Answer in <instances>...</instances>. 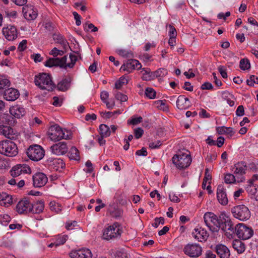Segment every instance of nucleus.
<instances>
[{
	"label": "nucleus",
	"instance_id": "1",
	"mask_svg": "<svg viewBox=\"0 0 258 258\" xmlns=\"http://www.w3.org/2000/svg\"><path fill=\"white\" fill-rule=\"evenodd\" d=\"M219 224L218 230L221 229L225 235L229 239L233 237L235 234V227L230 218L224 214H221L219 216Z\"/></svg>",
	"mask_w": 258,
	"mask_h": 258
},
{
	"label": "nucleus",
	"instance_id": "2",
	"mask_svg": "<svg viewBox=\"0 0 258 258\" xmlns=\"http://www.w3.org/2000/svg\"><path fill=\"white\" fill-rule=\"evenodd\" d=\"M35 83L42 90L52 91L56 87L51 80V76L46 73H42L36 76Z\"/></svg>",
	"mask_w": 258,
	"mask_h": 258
},
{
	"label": "nucleus",
	"instance_id": "3",
	"mask_svg": "<svg viewBox=\"0 0 258 258\" xmlns=\"http://www.w3.org/2000/svg\"><path fill=\"white\" fill-rule=\"evenodd\" d=\"M18 153L17 145L13 141L5 140L0 142V154L9 157L15 156Z\"/></svg>",
	"mask_w": 258,
	"mask_h": 258
},
{
	"label": "nucleus",
	"instance_id": "4",
	"mask_svg": "<svg viewBox=\"0 0 258 258\" xmlns=\"http://www.w3.org/2000/svg\"><path fill=\"white\" fill-rule=\"evenodd\" d=\"M122 232L121 226L118 223H114L104 230L103 238L109 240L120 237Z\"/></svg>",
	"mask_w": 258,
	"mask_h": 258
},
{
	"label": "nucleus",
	"instance_id": "5",
	"mask_svg": "<svg viewBox=\"0 0 258 258\" xmlns=\"http://www.w3.org/2000/svg\"><path fill=\"white\" fill-rule=\"evenodd\" d=\"M191 158L189 154L179 153L172 158V162L179 169L187 168L191 164Z\"/></svg>",
	"mask_w": 258,
	"mask_h": 258
},
{
	"label": "nucleus",
	"instance_id": "6",
	"mask_svg": "<svg viewBox=\"0 0 258 258\" xmlns=\"http://www.w3.org/2000/svg\"><path fill=\"white\" fill-rule=\"evenodd\" d=\"M26 154L31 160L38 161L44 156L45 151L41 146L33 144L30 145L27 149Z\"/></svg>",
	"mask_w": 258,
	"mask_h": 258
},
{
	"label": "nucleus",
	"instance_id": "7",
	"mask_svg": "<svg viewBox=\"0 0 258 258\" xmlns=\"http://www.w3.org/2000/svg\"><path fill=\"white\" fill-rule=\"evenodd\" d=\"M48 136L52 141H57L61 139H70V135L68 134L66 135L64 132L57 124L51 125L48 132Z\"/></svg>",
	"mask_w": 258,
	"mask_h": 258
},
{
	"label": "nucleus",
	"instance_id": "8",
	"mask_svg": "<svg viewBox=\"0 0 258 258\" xmlns=\"http://www.w3.org/2000/svg\"><path fill=\"white\" fill-rule=\"evenodd\" d=\"M233 216L240 221H246L250 217V212L247 207L240 205L234 207L231 209Z\"/></svg>",
	"mask_w": 258,
	"mask_h": 258
},
{
	"label": "nucleus",
	"instance_id": "9",
	"mask_svg": "<svg viewBox=\"0 0 258 258\" xmlns=\"http://www.w3.org/2000/svg\"><path fill=\"white\" fill-rule=\"evenodd\" d=\"M204 220L206 226L211 231H218L220 220L215 214L212 212H207L204 214Z\"/></svg>",
	"mask_w": 258,
	"mask_h": 258
},
{
	"label": "nucleus",
	"instance_id": "10",
	"mask_svg": "<svg viewBox=\"0 0 258 258\" xmlns=\"http://www.w3.org/2000/svg\"><path fill=\"white\" fill-rule=\"evenodd\" d=\"M235 233L238 237L243 240L250 238L253 234V230L251 227L243 223L237 224L235 227Z\"/></svg>",
	"mask_w": 258,
	"mask_h": 258
},
{
	"label": "nucleus",
	"instance_id": "11",
	"mask_svg": "<svg viewBox=\"0 0 258 258\" xmlns=\"http://www.w3.org/2000/svg\"><path fill=\"white\" fill-rule=\"evenodd\" d=\"M183 252L191 257H197L201 255L202 248L198 244L188 243L185 245Z\"/></svg>",
	"mask_w": 258,
	"mask_h": 258
},
{
	"label": "nucleus",
	"instance_id": "12",
	"mask_svg": "<svg viewBox=\"0 0 258 258\" xmlns=\"http://www.w3.org/2000/svg\"><path fill=\"white\" fill-rule=\"evenodd\" d=\"M16 209L20 214L31 213L33 210V204L26 198L20 201L17 205Z\"/></svg>",
	"mask_w": 258,
	"mask_h": 258
},
{
	"label": "nucleus",
	"instance_id": "13",
	"mask_svg": "<svg viewBox=\"0 0 258 258\" xmlns=\"http://www.w3.org/2000/svg\"><path fill=\"white\" fill-rule=\"evenodd\" d=\"M13 177H16L23 174H30L31 169L29 166L26 164H17L12 167L10 171Z\"/></svg>",
	"mask_w": 258,
	"mask_h": 258
},
{
	"label": "nucleus",
	"instance_id": "14",
	"mask_svg": "<svg viewBox=\"0 0 258 258\" xmlns=\"http://www.w3.org/2000/svg\"><path fill=\"white\" fill-rule=\"evenodd\" d=\"M67 56L65 55L59 58L58 57H50L44 63V65L49 68L53 67H59L60 68H66L65 64L67 62Z\"/></svg>",
	"mask_w": 258,
	"mask_h": 258
},
{
	"label": "nucleus",
	"instance_id": "15",
	"mask_svg": "<svg viewBox=\"0 0 258 258\" xmlns=\"http://www.w3.org/2000/svg\"><path fill=\"white\" fill-rule=\"evenodd\" d=\"M141 67L142 65L141 63L138 60L128 59L121 66L120 70L126 71L128 74L131 73L133 70H139Z\"/></svg>",
	"mask_w": 258,
	"mask_h": 258
},
{
	"label": "nucleus",
	"instance_id": "16",
	"mask_svg": "<svg viewBox=\"0 0 258 258\" xmlns=\"http://www.w3.org/2000/svg\"><path fill=\"white\" fill-rule=\"evenodd\" d=\"M1 95H3L4 98L7 101H14L20 97V94L18 89L10 88L5 89Z\"/></svg>",
	"mask_w": 258,
	"mask_h": 258
},
{
	"label": "nucleus",
	"instance_id": "17",
	"mask_svg": "<svg viewBox=\"0 0 258 258\" xmlns=\"http://www.w3.org/2000/svg\"><path fill=\"white\" fill-rule=\"evenodd\" d=\"M0 134L10 140H16L18 138V133L10 126L0 125Z\"/></svg>",
	"mask_w": 258,
	"mask_h": 258
},
{
	"label": "nucleus",
	"instance_id": "18",
	"mask_svg": "<svg viewBox=\"0 0 258 258\" xmlns=\"http://www.w3.org/2000/svg\"><path fill=\"white\" fill-rule=\"evenodd\" d=\"M23 13L26 19L34 20L38 16L37 10L31 5H26L23 8Z\"/></svg>",
	"mask_w": 258,
	"mask_h": 258
},
{
	"label": "nucleus",
	"instance_id": "19",
	"mask_svg": "<svg viewBox=\"0 0 258 258\" xmlns=\"http://www.w3.org/2000/svg\"><path fill=\"white\" fill-rule=\"evenodd\" d=\"M71 258H92V254L88 248L72 250L69 254Z\"/></svg>",
	"mask_w": 258,
	"mask_h": 258
},
{
	"label": "nucleus",
	"instance_id": "20",
	"mask_svg": "<svg viewBox=\"0 0 258 258\" xmlns=\"http://www.w3.org/2000/svg\"><path fill=\"white\" fill-rule=\"evenodd\" d=\"M33 185L35 187L44 186L48 181L46 175L42 172H38L33 176Z\"/></svg>",
	"mask_w": 258,
	"mask_h": 258
},
{
	"label": "nucleus",
	"instance_id": "21",
	"mask_svg": "<svg viewBox=\"0 0 258 258\" xmlns=\"http://www.w3.org/2000/svg\"><path fill=\"white\" fill-rule=\"evenodd\" d=\"M50 150L53 154L60 155L66 154L68 151V147L66 142H61L51 146Z\"/></svg>",
	"mask_w": 258,
	"mask_h": 258
},
{
	"label": "nucleus",
	"instance_id": "22",
	"mask_svg": "<svg viewBox=\"0 0 258 258\" xmlns=\"http://www.w3.org/2000/svg\"><path fill=\"white\" fill-rule=\"evenodd\" d=\"M2 32L5 38L9 41H13L17 37V30L15 26L9 25L3 29Z\"/></svg>",
	"mask_w": 258,
	"mask_h": 258
},
{
	"label": "nucleus",
	"instance_id": "23",
	"mask_svg": "<svg viewBox=\"0 0 258 258\" xmlns=\"http://www.w3.org/2000/svg\"><path fill=\"white\" fill-rule=\"evenodd\" d=\"M192 235L196 239L200 242L206 241L209 237L207 231L202 227L195 228Z\"/></svg>",
	"mask_w": 258,
	"mask_h": 258
},
{
	"label": "nucleus",
	"instance_id": "24",
	"mask_svg": "<svg viewBox=\"0 0 258 258\" xmlns=\"http://www.w3.org/2000/svg\"><path fill=\"white\" fill-rule=\"evenodd\" d=\"M217 198L218 202L222 205H226L228 200L226 193V189L223 185H219L217 189Z\"/></svg>",
	"mask_w": 258,
	"mask_h": 258
},
{
	"label": "nucleus",
	"instance_id": "25",
	"mask_svg": "<svg viewBox=\"0 0 258 258\" xmlns=\"http://www.w3.org/2000/svg\"><path fill=\"white\" fill-rule=\"evenodd\" d=\"M191 106V103L188 98L183 95H180L176 100V106L180 110H185Z\"/></svg>",
	"mask_w": 258,
	"mask_h": 258
},
{
	"label": "nucleus",
	"instance_id": "26",
	"mask_svg": "<svg viewBox=\"0 0 258 258\" xmlns=\"http://www.w3.org/2000/svg\"><path fill=\"white\" fill-rule=\"evenodd\" d=\"M215 250L220 258H229L230 256V251L224 245L219 244L216 245Z\"/></svg>",
	"mask_w": 258,
	"mask_h": 258
},
{
	"label": "nucleus",
	"instance_id": "27",
	"mask_svg": "<svg viewBox=\"0 0 258 258\" xmlns=\"http://www.w3.org/2000/svg\"><path fill=\"white\" fill-rule=\"evenodd\" d=\"M25 109L20 105L13 106L10 108V113L16 118H20L25 114Z\"/></svg>",
	"mask_w": 258,
	"mask_h": 258
},
{
	"label": "nucleus",
	"instance_id": "28",
	"mask_svg": "<svg viewBox=\"0 0 258 258\" xmlns=\"http://www.w3.org/2000/svg\"><path fill=\"white\" fill-rule=\"evenodd\" d=\"M49 166L51 169L56 171H60L65 167V163L60 158L53 159L49 162Z\"/></svg>",
	"mask_w": 258,
	"mask_h": 258
},
{
	"label": "nucleus",
	"instance_id": "29",
	"mask_svg": "<svg viewBox=\"0 0 258 258\" xmlns=\"http://www.w3.org/2000/svg\"><path fill=\"white\" fill-rule=\"evenodd\" d=\"M13 203L12 196L6 192L0 194V205L8 207Z\"/></svg>",
	"mask_w": 258,
	"mask_h": 258
},
{
	"label": "nucleus",
	"instance_id": "30",
	"mask_svg": "<svg viewBox=\"0 0 258 258\" xmlns=\"http://www.w3.org/2000/svg\"><path fill=\"white\" fill-rule=\"evenodd\" d=\"M247 167L244 163H237V164L234 165L233 167L234 174L235 175V176L238 178V176H242L245 173V170Z\"/></svg>",
	"mask_w": 258,
	"mask_h": 258
},
{
	"label": "nucleus",
	"instance_id": "31",
	"mask_svg": "<svg viewBox=\"0 0 258 258\" xmlns=\"http://www.w3.org/2000/svg\"><path fill=\"white\" fill-rule=\"evenodd\" d=\"M53 39L62 46L64 51H66L68 47H69L67 40L61 34H54Z\"/></svg>",
	"mask_w": 258,
	"mask_h": 258
},
{
	"label": "nucleus",
	"instance_id": "32",
	"mask_svg": "<svg viewBox=\"0 0 258 258\" xmlns=\"http://www.w3.org/2000/svg\"><path fill=\"white\" fill-rule=\"evenodd\" d=\"M71 82V80L70 78L63 79L57 84L58 90L61 91H67L70 87Z\"/></svg>",
	"mask_w": 258,
	"mask_h": 258
},
{
	"label": "nucleus",
	"instance_id": "33",
	"mask_svg": "<svg viewBox=\"0 0 258 258\" xmlns=\"http://www.w3.org/2000/svg\"><path fill=\"white\" fill-rule=\"evenodd\" d=\"M68 156L70 160H79V151L75 147H72L68 153Z\"/></svg>",
	"mask_w": 258,
	"mask_h": 258
},
{
	"label": "nucleus",
	"instance_id": "34",
	"mask_svg": "<svg viewBox=\"0 0 258 258\" xmlns=\"http://www.w3.org/2000/svg\"><path fill=\"white\" fill-rule=\"evenodd\" d=\"M218 134H225L232 136L234 135V132L231 127H227L225 126H219L216 128Z\"/></svg>",
	"mask_w": 258,
	"mask_h": 258
},
{
	"label": "nucleus",
	"instance_id": "35",
	"mask_svg": "<svg viewBox=\"0 0 258 258\" xmlns=\"http://www.w3.org/2000/svg\"><path fill=\"white\" fill-rule=\"evenodd\" d=\"M166 100H157L154 102V104L158 109L165 112L169 111V106L165 103Z\"/></svg>",
	"mask_w": 258,
	"mask_h": 258
},
{
	"label": "nucleus",
	"instance_id": "36",
	"mask_svg": "<svg viewBox=\"0 0 258 258\" xmlns=\"http://www.w3.org/2000/svg\"><path fill=\"white\" fill-rule=\"evenodd\" d=\"M44 208V202L38 201L34 205L33 204V210L31 213L39 214L43 212Z\"/></svg>",
	"mask_w": 258,
	"mask_h": 258
},
{
	"label": "nucleus",
	"instance_id": "37",
	"mask_svg": "<svg viewBox=\"0 0 258 258\" xmlns=\"http://www.w3.org/2000/svg\"><path fill=\"white\" fill-rule=\"evenodd\" d=\"M232 246L238 253H242L245 250L244 244L239 240H235L233 241Z\"/></svg>",
	"mask_w": 258,
	"mask_h": 258
},
{
	"label": "nucleus",
	"instance_id": "38",
	"mask_svg": "<svg viewBox=\"0 0 258 258\" xmlns=\"http://www.w3.org/2000/svg\"><path fill=\"white\" fill-rule=\"evenodd\" d=\"M99 133L102 137H108L110 135V131L108 126L101 124L99 126Z\"/></svg>",
	"mask_w": 258,
	"mask_h": 258
},
{
	"label": "nucleus",
	"instance_id": "39",
	"mask_svg": "<svg viewBox=\"0 0 258 258\" xmlns=\"http://www.w3.org/2000/svg\"><path fill=\"white\" fill-rule=\"evenodd\" d=\"M128 76H123L121 77L119 80L116 81L115 83V88L116 89H119L121 88V87L124 85L128 83Z\"/></svg>",
	"mask_w": 258,
	"mask_h": 258
},
{
	"label": "nucleus",
	"instance_id": "40",
	"mask_svg": "<svg viewBox=\"0 0 258 258\" xmlns=\"http://www.w3.org/2000/svg\"><path fill=\"white\" fill-rule=\"evenodd\" d=\"M107 213H109V215L112 217L117 218L120 216L121 212L117 208L110 207L107 210Z\"/></svg>",
	"mask_w": 258,
	"mask_h": 258
},
{
	"label": "nucleus",
	"instance_id": "41",
	"mask_svg": "<svg viewBox=\"0 0 258 258\" xmlns=\"http://www.w3.org/2000/svg\"><path fill=\"white\" fill-rule=\"evenodd\" d=\"M247 190L252 196H254V199L258 200V186L256 187L252 184H249V187H247Z\"/></svg>",
	"mask_w": 258,
	"mask_h": 258
},
{
	"label": "nucleus",
	"instance_id": "42",
	"mask_svg": "<svg viewBox=\"0 0 258 258\" xmlns=\"http://www.w3.org/2000/svg\"><path fill=\"white\" fill-rule=\"evenodd\" d=\"M50 209L52 211L58 213L61 210V206L60 204L55 201H51L49 203Z\"/></svg>",
	"mask_w": 258,
	"mask_h": 258
},
{
	"label": "nucleus",
	"instance_id": "43",
	"mask_svg": "<svg viewBox=\"0 0 258 258\" xmlns=\"http://www.w3.org/2000/svg\"><path fill=\"white\" fill-rule=\"evenodd\" d=\"M118 54L125 58H130L134 57L133 53L131 50L119 49L118 50Z\"/></svg>",
	"mask_w": 258,
	"mask_h": 258
},
{
	"label": "nucleus",
	"instance_id": "44",
	"mask_svg": "<svg viewBox=\"0 0 258 258\" xmlns=\"http://www.w3.org/2000/svg\"><path fill=\"white\" fill-rule=\"evenodd\" d=\"M142 121L143 118L141 116L136 117L133 116L130 119H128L127 123L128 124L136 125L142 122Z\"/></svg>",
	"mask_w": 258,
	"mask_h": 258
},
{
	"label": "nucleus",
	"instance_id": "45",
	"mask_svg": "<svg viewBox=\"0 0 258 258\" xmlns=\"http://www.w3.org/2000/svg\"><path fill=\"white\" fill-rule=\"evenodd\" d=\"M70 58L71 60V62L68 63H67V62H66V64H65V66H66L65 69L66 70L67 69V67H69V68H71V69L73 68L77 60V56L72 53L70 54Z\"/></svg>",
	"mask_w": 258,
	"mask_h": 258
},
{
	"label": "nucleus",
	"instance_id": "46",
	"mask_svg": "<svg viewBox=\"0 0 258 258\" xmlns=\"http://www.w3.org/2000/svg\"><path fill=\"white\" fill-rule=\"evenodd\" d=\"M240 68L242 70H246L250 68V64L249 61L247 58L241 59L239 64Z\"/></svg>",
	"mask_w": 258,
	"mask_h": 258
},
{
	"label": "nucleus",
	"instance_id": "47",
	"mask_svg": "<svg viewBox=\"0 0 258 258\" xmlns=\"http://www.w3.org/2000/svg\"><path fill=\"white\" fill-rule=\"evenodd\" d=\"M156 94L157 93L156 91L152 88H146V97H148L150 99H154L156 98Z\"/></svg>",
	"mask_w": 258,
	"mask_h": 258
},
{
	"label": "nucleus",
	"instance_id": "48",
	"mask_svg": "<svg viewBox=\"0 0 258 258\" xmlns=\"http://www.w3.org/2000/svg\"><path fill=\"white\" fill-rule=\"evenodd\" d=\"M114 95L115 99L117 100H119L120 102L126 101L128 99V97L126 95L117 91L115 92Z\"/></svg>",
	"mask_w": 258,
	"mask_h": 258
},
{
	"label": "nucleus",
	"instance_id": "49",
	"mask_svg": "<svg viewBox=\"0 0 258 258\" xmlns=\"http://www.w3.org/2000/svg\"><path fill=\"white\" fill-rule=\"evenodd\" d=\"M236 176L232 174L228 173L225 175L224 177L225 182L226 183H232L236 181Z\"/></svg>",
	"mask_w": 258,
	"mask_h": 258
},
{
	"label": "nucleus",
	"instance_id": "50",
	"mask_svg": "<svg viewBox=\"0 0 258 258\" xmlns=\"http://www.w3.org/2000/svg\"><path fill=\"white\" fill-rule=\"evenodd\" d=\"M11 220V217L7 214L0 215V222L4 225H7Z\"/></svg>",
	"mask_w": 258,
	"mask_h": 258
},
{
	"label": "nucleus",
	"instance_id": "51",
	"mask_svg": "<svg viewBox=\"0 0 258 258\" xmlns=\"http://www.w3.org/2000/svg\"><path fill=\"white\" fill-rule=\"evenodd\" d=\"M156 78L155 72H151L150 69L146 68V81L153 80Z\"/></svg>",
	"mask_w": 258,
	"mask_h": 258
},
{
	"label": "nucleus",
	"instance_id": "52",
	"mask_svg": "<svg viewBox=\"0 0 258 258\" xmlns=\"http://www.w3.org/2000/svg\"><path fill=\"white\" fill-rule=\"evenodd\" d=\"M156 77H163L167 75L168 72L166 69L160 68L155 71Z\"/></svg>",
	"mask_w": 258,
	"mask_h": 258
},
{
	"label": "nucleus",
	"instance_id": "53",
	"mask_svg": "<svg viewBox=\"0 0 258 258\" xmlns=\"http://www.w3.org/2000/svg\"><path fill=\"white\" fill-rule=\"evenodd\" d=\"M254 84H258V77L254 75L250 76L249 79L247 80V84L250 86H252Z\"/></svg>",
	"mask_w": 258,
	"mask_h": 258
},
{
	"label": "nucleus",
	"instance_id": "54",
	"mask_svg": "<svg viewBox=\"0 0 258 258\" xmlns=\"http://www.w3.org/2000/svg\"><path fill=\"white\" fill-rule=\"evenodd\" d=\"M144 130L141 127H138L134 130V135L136 139H139L144 134Z\"/></svg>",
	"mask_w": 258,
	"mask_h": 258
},
{
	"label": "nucleus",
	"instance_id": "55",
	"mask_svg": "<svg viewBox=\"0 0 258 258\" xmlns=\"http://www.w3.org/2000/svg\"><path fill=\"white\" fill-rule=\"evenodd\" d=\"M27 41L25 39L23 40L19 44L18 49L19 51H23L27 48Z\"/></svg>",
	"mask_w": 258,
	"mask_h": 258
},
{
	"label": "nucleus",
	"instance_id": "56",
	"mask_svg": "<svg viewBox=\"0 0 258 258\" xmlns=\"http://www.w3.org/2000/svg\"><path fill=\"white\" fill-rule=\"evenodd\" d=\"M160 224L162 225L164 224V219L163 217L155 218V222L152 225L154 227L157 228Z\"/></svg>",
	"mask_w": 258,
	"mask_h": 258
},
{
	"label": "nucleus",
	"instance_id": "57",
	"mask_svg": "<svg viewBox=\"0 0 258 258\" xmlns=\"http://www.w3.org/2000/svg\"><path fill=\"white\" fill-rule=\"evenodd\" d=\"M169 36L170 37H176L177 36V32L175 28L172 25L169 26Z\"/></svg>",
	"mask_w": 258,
	"mask_h": 258
},
{
	"label": "nucleus",
	"instance_id": "58",
	"mask_svg": "<svg viewBox=\"0 0 258 258\" xmlns=\"http://www.w3.org/2000/svg\"><path fill=\"white\" fill-rule=\"evenodd\" d=\"M162 145V142L160 141H157L154 142L150 143L149 144V148L151 149L158 148Z\"/></svg>",
	"mask_w": 258,
	"mask_h": 258
},
{
	"label": "nucleus",
	"instance_id": "59",
	"mask_svg": "<svg viewBox=\"0 0 258 258\" xmlns=\"http://www.w3.org/2000/svg\"><path fill=\"white\" fill-rule=\"evenodd\" d=\"M66 236H63L60 237L55 241V246L57 247L60 245L63 244L66 242Z\"/></svg>",
	"mask_w": 258,
	"mask_h": 258
},
{
	"label": "nucleus",
	"instance_id": "60",
	"mask_svg": "<svg viewBox=\"0 0 258 258\" xmlns=\"http://www.w3.org/2000/svg\"><path fill=\"white\" fill-rule=\"evenodd\" d=\"M236 114L238 116H241L244 114V107L242 105H240L237 107L236 110Z\"/></svg>",
	"mask_w": 258,
	"mask_h": 258
},
{
	"label": "nucleus",
	"instance_id": "61",
	"mask_svg": "<svg viewBox=\"0 0 258 258\" xmlns=\"http://www.w3.org/2000/svg\"><path fill=\"white\" fill-rule=\"evenodd\" d=\"M73 15L74 17V18L76 20V24L77 26H80L81 24V16L79 15L77 12H73Z\"/></svg>",
	"mask_w": 258,
	"mask_h": 258
},
{
	"label": "nucleus",
	"instance_id": "62",
	"mask_svg": "<svg viewBox=\"0 0 258 258\" xmlns=\"http://www.w3.org/2000/svg\"><path fill=\"white\" fill-rule=\"evenodd\" d=\"M31 57L34 59V61L36 63L41 62L43 60V57L39 53L34 54L31 56Z\"/></svg>",
	"mask_w": 258,
	"mask_h": 258
},
{
	"label": "nucleus",
	"instance_id": "63",
	"mask_svg": "<svg viewBox=\"0 0 258 258\" xmlns=\"http://www.w3.org/2000/svg\"><path fill=\"white\" fill-rule=\"evenodd\" d=\"M109 94L107 91H104L100 93V98L103 102L107 101V98H108Z\"/></svg>",
	"mask_w": 258,
	"mask_h": 258
},
{
	"label": "nucleus",
	"instance_id": "64",
	"mask_svg": "<svg viewBox=\"0 0 258 258\" xmlns=\"http://www.w3.org/2000/svg\"><path fill=\"white\" fill-rule=\"evenodd\" d=\"M213 88V85H212L211 83H210L209 82H205L201 86V88L202 90H205V89L211 90V89H212Z\"/></svg>",
	"mask_w": 258,
	"mask_h": 258
}]
</instances>
